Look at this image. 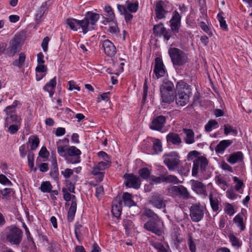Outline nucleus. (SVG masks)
Here are the masks:
<instances>
[{
    "instance_id": "nucleus-54",
    "label": "nucleus",
    "mask_w": 252,
    "mask_h": 252,
    "mask_svg": "<svg viewBox=\"0 0 252 252\" xmlns=\"http://www.w3.org/2000/svg\"><path fill=\"white\" fill-rule=\"evenodd\" d=\"M148 78H146L145 79V81L143 86V101H145L147 98L148 90Z\"/></svg>"
},
{
    "instance_id": "nucleus-25",
    "label": "nucleus",
    "mask_w": 252,
    "mask_h": 252,
    "mask_svg": "<svg viewBox=\"0 0 252 252\" xmlns=\"http://www.w3.org/2000/svg\"><path fill=\"white\" fill-rule=\"evenodd\" d=\"M57 81L56 78L55 77L51 79L49 82L47 83L43 87L45 91L48 92L49 93L50 96L52 97L55 92V88L56 86Z\"/></svg>"
},
{
    "instance_id": "nucleus-39",
    "label": "nucleus",
    "mask_w": 252,
    "mask_h": 252,
    "mask_svg": "<svg viewBox=\"0 0 252 252\" xmlns=\"http://www.w3.org/2000/svg\"><path fill=\"white\" fill-rule=\"evenodd\" d=\"M66 23L69 26L70 29L76 31L78 30V20L73 18H68L66 20Z\"/></svg>"
},
{
    "instance_id": "nucleus-49",
    "label": "nucleus",
    "mask_w": 252,
    "mask_h": 252,
    "mask_svg": "<svg viewBox=\"0 0 252 252\" xmlns=\"http://www.w3.org/2000/svg\"><path fill=\"white\" fill-rule=\"evenodd\" d=\"M21 124H15L10 125L8 128V131L12 134L16 133L20 128Z\"/></svg>"
},
{
    "instance_id": "nucleus-4",
    "label": "nucleus",
    "mask_w": 252,
    "mask_h": 252,
    "mask_svg": "<svg viewBox=\"0 0 252 252\" xmlns=\"http://www.w3.org/2000/svg\"><path fill=\"white\" fill-rule=\"evenodd\" d=\"M6 239L12 245L18 246L21 243L23 237L22 230L15 225H11L6 228Z\"/></svg>"
},
{
    "instance_id": "nucleus-59",
    "label": "nucleus",
    "mask_w": 252,
    "mask_h": 252,
    "mask_svg": "<svg viewBox=\"0 0 252 252\" xmlns=\"http://www.w3.org/2000/svg\"><path fill=\"white\" fill-rule=\"evenodd\" d=\"M236 190V185L234 187V189H228L227 192V196L228 197L231 199H234L235 198V191Z\"/></svg>"
},
{
    "instance_id": "nucleus-38",
    "label": "nucleus",
    "mask_w": 252,
    "mask_h": 252,
    "mask_svg": "<svg viewBox=\"0 0 252 252\" xmlns=\"http://www.w3.org/2000/svg\"><path fill=\"white\" fill-rule=\"evenodd\" d=\"M46 9L47 7L46 3H45L44 5L42 4L40 7L39 9L38 10L35 15V20L37 23H39L40 22L41 19L42 18Z\"/></svg>"
},
{
    "instance_id": "nucleus-14",
    "label": "nucleus",
    "mask_w": 252,
    "mask_h": 252,
    "mask_svg": "<svg viewBox=\"0 0 252 252\" xmlns=\"http://www.w3.org/2000/svg\"><path fill=\"white\" fill-rule=\"evenodd\" d=\"M111 161H100L95 165L92 171V173L94 175H98L100 181H102L103 178V173L101 171L109 168L111 165Z\"/></svg>"
},
{
    "instance_id": "nucleus-43",
    "label": "nucleus",
    "mask_w": 252,
    "mask_h": 252,
    "mask_svg": "<svg viewBox=\"0 0 252 252\" xmlns=\"http://www.w3.org/2000/svg\"><path fill=\"white\" fill-rule=\"evenodd\" d=\"M138 174L141 178L143 179H147L150 176L151 171L148 168L143 167L139 170Z\"/></svg>"
},
{
    "instance_id": "nucleus-5",
    "label": "nucleus",
    "mask_w": 252,
    "mask_h": 252,
    "mask_svg": "<svg viewBox=\"0 0 252 252\" xmlns=\"http://www.w3.org/2000/svg\"><path fill=\"white\" fill-rule=\"evenodd\" d=\"M172 4L168 1L158 0L155 8L156 18L158 20L164 19L167 14L171 10Z\"/></svg>"
},
{
    "instance_id": "nucleus-15",
    "label": "nucleus",
    "mask_w": 252,
    "mask_h": 252,
    "mask_svg": "<svg viewBox=\"0 0 252 252\" xmlns=\"http://www.w3.org/2000/svg\"><path fill=\"white\" fill-rule=\"evenodd\" d=\"M172 14V18L169 21L170 27L173 32L177 33L179 32V29L181 25V16L176 10L174 11Z\"/></svg>"
},
{
    "instance_id": "nucleus-41",
    "label": "nucleus",
    "mask_w": 252,
    "mask_h": 252,
    "mask_svg": "<svg viewBox=\"0 0 252 252\" xmlns=\"http://www.w3.org/2000/svg\"><path fill=\"white\" fill-rule=\"evenodd\" d=\"M105 11L107 12L108 17L106 18V21L109 22L112 21L115 18V14L110 5L105 6Z\"/></svg>"
},
{
    "instance_id": "nucleus-29",
    "label": "nucleus",
    "mask_w": 252,
    "mask_h": 252,
    "mask_svg": "<svg viewBox=\"0 0 252 252\" xmlns=\"http://www.w3.org/2000/svg\"><path fill=\"white\" fill-rule=\"evenodd\" d=\"M78 29L81 28L82 32L84 34L86 33L89 31H91L94 29L93 27L89 26L90 24L88 21L86 19L85 17L82 20H78Z\"/></svg>"
},
{
    "instance_id": "nucleus-63",
    "label": "nucleus",
    "mask_w": 252,
    "mask_h": 252,
    "mask_svg": "<svg viewBox=\"0 0 252 252\" xmlns=\"http://www.w3.org/2000/svg\"><path fill=\"white\" fill-rule=\"evenodd\" d=\"M244 187V185L242 180L237 178V192L240 193H243L242 188Z\"/></svg>"
},
{
    "instance_id": "nucleus-50",
    "label": "nucleus",
    "mask_w": 252,
    "mask_h": 252,
    "mask_svg": "<svg viewBox=\"0 0 252 252\" xmlns=\"http://www.w3.org/2000/svg\"><path fill=\"white\" fill-rule=\"evenodd\" d=\"M67 149H68V148L66 146L57 147L58 153L60 156L64 157L65 159L67 156Z\"/></svg>"
},
{
    "instance_id": "nucleus-11",
    "label": "nucleus",
    "mask_w": 252,
    "mask_h": 252,
    "mask_svg": "<svg viewBox=\"0 0 252 252\" xmlns=\"http://www.w3.org/2000/svg\"><path fill=\"white\" fill-rule=\"evenodd\" d=\"M149 203L158 209L164 208L166 207V201L158 193L154 192L149 199Z\"/></svg>"
},
{
    "instance_id": "nucleus-44",
    "label": "nucleus",
    "mask_w": 252,
    "mask_h": 252,
    "mask_svg": "<svg viewBox=\"0 0 252 252\" xmlns=\"http://www.w3.org/2000/svg\"><path fill=\"white\" fill-rule=\"evenodd\" d=\"M218 123L215 120H210L205 125V129L207 132H210L213 128L218 127Z\"/></svg>"
},
{
    "instance_id": "nucleus-27",
    "label": "nucleus",
    "mask_w": 252,
    "mask_h": 252,
    "mask_svg": "<svg viewBox=\"0 0 252 252\" xmlns=\"http://www.w3.org/2000/svg\"><path fill=\"white\" fill-rule=\"evenodd\" d=\"M86 19L90 23L91 26H94L99 19V15L93 11H88L85 15Z\"/></svg>"
},
{
    "instance_id": "nucleus-24",
    "label": "nucleus",
    "mask_w": 252,
    "mask_h": 252,
    "mask_svg": "<svg viewBox=\"0 0 252 252\" xmlns=\"http://www.w3.org/2000/svg\"><path fill=\"white\" fill-rule=\"evenodd\" d=\"M247 211L245 209H242L241 213L237 214V226L240 228L241 231H244L245 229V222L247 218L245 214Z\"/></svg>"
},
{
    "instance_id": "nucleus-19",
    "label": "nucleus",
    "mask_w": 252,
    "mask_h": 252,
    "mask_svg": "<svg viewBox=\"0 0 252 252\" xmlns=\"http://www.w3.org/2000/svg\"><path fill=\"white\" fill-rule=\"evenodd\" d=\"M122 209V200L120 196H116L115 200L113 202L112 206V213L114 217L119 218L121 216Z\"/></svg>"
},
{
    "instance_id": "nucleus-42",
    "label": "nucleus",
    "mask_w": 252,
    "mask_h": 252,
    "mask_svg": "<svg viewBox=\"0 0 252 252\" xmlns=\"http://www.w3.org/2000/svg\"><path fill=\"white\" fill-rule=\"evenodd\" d=\"M52 188L50 182L45 181L41 183L40 189L43 192H51Z\"/></svg>"
},
{
    "instance_id": "nucleus-34",
    "label": "nucleus",
    "mask_w": 252,
    "mask_h": 252,
    "mask_svg": "<svg viewBox=\"0 0 252 252\" xmlns=\"http://www.w3.org/2000/svg\"><path fill=\"white\" fill-rule=\"evenodd\" d=\"M209 200L210 202V205L213 211L217 212L219 209V202L218 198L216 197H214L212 193L209 194Z\"/></svg>"
},
{
    "instance_id": "nucleus-13",
    "label": "nucleus",
    "mask_w": 252,
    "mask_h": 252,
    "mask_svg": "<svg viewBox=\"0 0 252 252\" xmlns=\"http://www.w3.org/2000/svg\"><path fill=\"white\" fill-rule=\"evenodd\" d=\"M159 220H150L146 222L144 225V228L158 236L162 234L161 228L158 223Z\"/></svg>"
},
{
    "instance_id": "nucleus-31",
    "label": "nucleus",
    "mask_w": 252,
    "mask_h": 252,
    "mask_svg": "<svg viewBox=\"0 0 252 252\" xmlns=\"http://www.w3.org/2000/svg\"><path fill=\"white\" fill-rule=\"evenodd\" d=\"M122 199L126 206L130 207L136 205L135 202L132 199V195L128 192L124 193Z\"/></svg>"
},
{
    "instance_id": "nucleus-35",
    "label": "nucleus",
    "mask_w": 252,
    "mask_h": 252,
    "mask_svg": "<svg viewBox=\"0 0 252 252\" xmlns=\"http://www.w3.org/2000/svg\"><path fill=\"white\" fill-rule=\"evenodd\" d=\"M143 214L148 218L152 219V220H159V218L158 215L156 214L152 209L145 208L144 209Z\"/></svg>"
},
{
    "instance_id": "nucleus-3",
    "label": "nucleus",
    "mask_w": 252,
    "mask_h": 252,
    "mask_svg": "<svg viewBox=\"0 0 252 252\" xmlns=\"http://www.w3.org/2000/svg\"><path fill=\"white\" fill-rule=\"evenodd\" d=\"M168 54L174 66H182L189 61L188 55L178 48H170Z\"/></svg>"
},
{
    "instance_id": "nucleus-9",
    "label": "nucleus",
    "mask_w": 252,
    "mask_h": 252,
    "mask_svg": "<svg viewBox=\"0 0 252 252\" xmlns=\"http://www.w3.org/2000/svg\"><path fill=\"white\" fill-rule=\"evenodd\" d=\"M81 152L75 146H71L67 149L66 160L69 163H77L80 161Z\"/></svg>"
},
{
    "instance_id": "nucleus-33",
    "label": "nucleus",
    "mask_w": 252,
    "mask_h": 252,
    "mask_svg": "<svg viewBox=\"0 0 252 252\" xmlns=\"http://www.w3.org/2000/svg\"><path fill=\"white\" fill-rule=\"evenodd\" d=\"M153 148L155 154H158L162 150V143L159 139H153Z\"/></svg>"
},
{
    "instance_id": "nucleus-57",
    "label": "nucleus",
    "mask_w": 252,
    "mask_h": 252,
    "mask_svg": "<svg viewBox=\"0 0 252 252\" xmlns=\"http://www.w3.org/2000/svg\"><path fill=\"white\" fill-rule=\"evenodd\" d=\"M50 175L52 178L58 179L59 176L58 167H51Z\"/></svg>"
},
{
    "instance_id": "nucleus-51",
    "label": "nucleus",
    "mask_w": 252,
    "mask_h": 252,
    "mask_svg": "<svg viewBox=\"0 0 252 252\" xmlns=\"http://www.w3.org/2000/svg\"><path fill=\"white\" fill-rule=\"evenodd\" d=\"M199 26L201 28L202 30L208 33L210 36L213 35V33L211 31L209 27L205 24V22H200L199 23Z\"/></svg>"
},
{
    "instance_id": "nucleus-64",
    "label": "nucleus",
    "mask_w": 252,
    "mask_h": 252,
    "mask_svg": "<svg viewBox=\"0 0 252 252\" xmlns=\"http://www.w3.org/2000/svg\"><path fill=\"white\" fill-rule=\"evenodd\" d=\"M230 163L234 164L236 162V152L232 154L227 159Z\"/></svg>"
},
{
    "instance_id": "nucleus-8",
    "label": "nucleus",
    "mask_w": 252,
    "mask_h": 252,
    "mask_svg": "<svg viewBox=\"0 0 252 252\" xmlns=\"http://www.w3.org/2000/svg\"><path fill=\"white\" fill-rule=\"evenodd\" d=\"M204 210L199 204H194L189 208V216L192 221L197 222L204 217Z\"/></svg>"
},
{
    "instance_id": "nucleus-20",
    "label": "nucleus",
    "mask_w": 252,
    "mask_h": 252,
    "mask_svg": "<svg viewBox=\"0 0 252 252\" xmlns=\"http://www.w3.org/2000/svg\"><path fill=\"white\" fill-rule=\"evenodd\" d=\"M102 46L104 53L110 57H113L116 53V48L114 45L109 40L107 39L103 41Z\"/></svg>"
},
{
    "instance_id": "nucleus-58",
    "label": "nucleus",
    "mask_w": 252,
    "mask_h": 252,
    "mask_svg": "<svg viewBox=\"0 0 252 252\" xmlns=\"http://www.w3.org/2000/svg\"><path fill=\"white\" fill-rule=\"evenodd\" d=\"M50 40L49 37L46 36L44 38L42 42L41 43V47L44 52H46L48 50V45Z\"/></svg>"
},
{
    "instance_id": "nucleus-1",
    "label": "nucleus",
    "mask_w": 252,
    "mask_h": 252,
    "mask_svg": "<svg viewBox=\"0 0 252 252\" xmlns=\"http://www.w3.org/2000/svg\"><path fill=\"white\" fill-rule=\"evenodd\" d=\"M200 153L197 151H192L189 153L187 156V159L191 160L192 159V157L196 158L193 161V167L192 168L191 174L192 176H196L199 167L201 172L206 171V168L208 165L209 162L206 157L204 156L198 157Z\"/></svg>"
},
{
    "instance_id": "nucleus-10",
    "label": "nucleus",
    "mask_w": 252,
    "mask_h": 252,
    "mask_svg": "<svg viewBox=\"0 0 252 252\" xmlns=\"http://www.w3.org/2000/svg\"><path fill=\"white\" fill-rule=\"evenodd\" d=\"M125 179V185L127 187L138 189L141 186L140 178L133 174H125L124 176Z\"/></svg>"
},
{
    "instance_id": "nucleus-21",
    "label": "nucleus",
    "mask_w": 252,
    "mask_h": 252,
    "mask_svg": "<svg viewBox=\"0 0 252 252\" xmlns=\"http://www.w3.org/2000/svg\"><path fill=\"white\" fill-rule=\"evenodd\" d=\"M21 39L19 36H15L10 42V52L14 56L21 47Z\"/></svg>"
},
{
    "instance_id": "nucleus-52",
    "label": "nucleus",
    "mask_w": 252,
    "mask_h": 252,
    "mask_svg": "<svg viewBox=\"0 0 252 252\" xmlns=\"http://www.w3.org/2000/svg\"><path fill=\"white\" fill-rule=\"evenodd\" d=\"M152 246L158 250V252H167L163 245L160 243H155L152 244Z\"/></svg>"
},
{
    "instance_id": "nucleus-36",
    "label": "nucleus",
    "mask_w": 252,
    "mask_h": 252,
    "mask_svg": "<svg viewBox=\"0 0 252 252\" xmlns=\"http://www.w3.org/2000/svg\"><path fill=\"white\" fill-rule=\"evenodd\" d=\"M165 28L164 27L162 23H160L156 25L153 28V32L155 35L162 36V33L165 31Z\"/></svg>"
},
{
    "instance_id": "nucleus-56",
    "label": "nucleus",
    "mask_w": 252,
    "mask_h": 252,
    "mask_svg": "<svg viewBox=\"0 0 252 252\" xmlns=\"http://www.w3.org/2000/svg\"><path fill=\"white\" fill-rule=\"evenodd\" d=\"M73 173V170L69 168H66L64 171H61V174L63 175L65 179H68Z\"/></svg>"
},
{
    "instance_id": "nucleus-6",
    "label": "nucleus",
    "mask_w": 252,
    "mask_h": 252,
    "mask_svg": "<svg viewBox=\"0 0 252 252\" xmlns=\"http://www.w3.org/2000/svg\"><path fill=\"white\" fill-rule=\"evenodd\" d=\"M167 190L169 195L172 197L179 196L186 200L192 198L187 189L182 185L171 186Z\"/></svg>"
},
{
    "instance_id": "nucleus-18",
    "label": "nucleus",
    "mask_w": 252,
    "mask_h": 252,
    "mask_svg": "<svg viewBox=\"0 0 252 252\" xmlns=\"http://www.w3.org/2000/svg\"><path fill=\"white\" fill-rule=\"evenodd\" d=\"M176 93L190 95L191 89L190 85L183 80L177 82L175 89Z\"/></svg>"
},
{
    "instance_id": "nucleus-17",
    "label": "nucleus",
    "mask_w": 252,
    "mask_h": 252,
    "mask_svg": "<svg viewBox=\"0 0 252 252\" xmlns=\"http://www.w3.org/2000/svg\"><path fill=\"white\" fill-rule=\"evenodd\" d=\"M190 183L192 189L196 193L203 195L205 197L207 196L206 186L202 182L197 180H191Z\"/></svg>"
},
{
    "instance_id": "nucleus-30",
    "label": "nucleus",
    "mask_w": 252,
    "mask_h": 252,
    "mask_svg": "<svg viewBox=\"0 0 252 252\" xmlns=\"http://www.w3.org/2000/svg\"><path fill=\"white\" fill-rule=\"evenodd\" d=\"M183 132L186 134L185 141L187 144H191L194 142V133L191 129L183 128Z\"/></svg>"
},
{
    "instance_id": "nucleus-55",
    "label": "nucleus",
    "mask_w": 252,
    "mask_h": 252,
    "mask_svg": "<svg viewBox=\"0 0 252 252\" xmlns=\"http://www.w3.org/2000/svg\"><path fill=\"white\" fill-rule=\"evenodd\" d=\"M49 155V152L45 147H42L39 152V156L42 158H47Z\"/></svg>"
},
{
    "instance_id": "nucleus-60",
    "label": "nucleus",
    "mask_w": 252,
    "mask_h": 252,
    "mask_svg": "<svg viewBox=\"0 0 252 252\" xmlns=\"http://www.w3.org/2000/svg\"><path fill=\"white\" fill-rule=\"evenodd\" d=\"M98 156L101 158L106 161H111L108 155L104 152L101 151L98 153Z\"/></svg>"
},
{
    "instance_id": "nucleus-12",
    "label": "nucleus",
    "mask_w": 252,
    "mask_h": 252,
    "mask_svg": "<svg viewBox=\"0 0 252 252\" xmlns=\"http://www.w3.org/2000/svg\"><path fill=\"white\" fill-rule=\"evenodd\" d=\"M166 118L162 115L158 116L153 119L149 126L150 128L159 131H161L164 126Z\"/></svg>"
},
{
    "instance_id": "nucleus-7",
    "label": "nucleus",
    "mask_w": 252,
    "mask_h": 252,
    "mask_svg": "<svg viewBox=\"0 0 252 252\" xmlns=\"http://www.w3.org/2000/svg\"><path fill=\"white\" fill-rule=\"evenodd\" d=\"M163 158L164 163L169 170H174L179 164L180 157L176 152H172L165 155Z\"/></svg>"
},
{
    "instance_id": "nucleus-62",
    "label": "nucleus",
    "mask_w": 252,
    "mask_h": 252,
    "mask_svg": "<svg viewBox=\"0 0 252 252\" xmlns=\"http://www.w3.org/2000/svg\"><path fill=\"white\" fill-rule=\"evenodd\" d=\"M63 192V199L66 201H69L71 199V195L69 192H67V189L63 188L62 190Z\"/></svg>"
},
{
    "instance_id": "nucleus-46",
    "label": "nucleus",
    "mask_w": 252,
    "mask_h": 252,
    "mask_svg": "<svg viewBox=\"0 0 252 252\" xmlns=\"http://www.w3.org/2000/svg\"><path fill=\"white\" fill-rule=\"evenodd\" d=\"M178 183L179 179L175 176L170 175L166 176H163V182Z\"/></svg>"
},
{
    "instance_id": "nucleus-61",
    "label": "nucleus",
    "mask_w": 252,
    "mask_h": 252,
    "mask_svg": "<svg viewBox=\"0 0 252 252\" xmlns=\"http://www.w3.org/2000/svg\"><path fill=\"white\" fill-rule=\"evenodd\" d=\"M47 70V67L43 64H38L35 68L36 72H44Z\"/></svg>"
},
{
    "instance_id": "nucleus-22",
    "label": "nucleus",
    "mask_w": 252,
    "mask_h": 252,
    "mask_svg": "<svg viewBox=\"0 0 252 252\" xmlns=\"http://www.w3.org/2000/svg\"><path fill=\"white\" fill-rule=\"evenodd\" d=\"M167 143L173 145H179L182 143V139L178 133L170 132L166 136Z\"/></svg>"
},
{
    "instance_id": "nucleus-53",
    "label": "nucleus",
    "mask_w": 252,
    "mask_h": 252,
    "mask_svg": "<svg viewBox=\"0 0 252 252\" xmlns=\"http://www.w3.org/2000/svg\"><path fill=\"white\" fill-rule=\"evenodd\" d=\"M224 210L225 211V213H227L228 215H229L230 216L233 215L234 213H235L233 206L229 203L226 204V205L225 207Z\"/></svg>"
},
{
    "instance_id": "nucleus-32",
    "label": "nucleus",
    "mask_w": 252,
    "mask_h": 252,
    "mask_svg": "<svg viewBox=\"0 0 252 252\" xmlns=\"http://www.w3.org/2000/svg\"><path fill=\"white\" fill-rule=\"evenodd\" d=\"M77 209V203L71 202L70 207L67 213V220L68 221L71 222L74 218Z\"/></svg>"
},
{
    "instance_id": "nucleus-28",
    "label": "nucleus",
    "mask_w": 252,
    "mask_h": 252,
    "mask_svg": "<svg viewBox=\"0 0 252 252\" xmlns=\"http://www.w3.org/2000/svg\"><path fill=\"white\" fill-rule=\"evenodd\" d=\"M7 117L5 119V126H7L11 122H15V124H21V119L18 118L17 115L12 112H9L6 114Z\"/></svg>"
},
{
    "instance_id": "nucleus-26",
    "label": "nucleus",
    "mask_w": 252,
    "mask_h": 252,
    "mask_svg": "<svg viewBox=\"0 0 252 252\" xmlns=\"http://www.w3.org/2000/svg\"><path fill=\"white\" fill-rule=\"evenodd\" d=\"M190 95L176 93V102L178 105L184 106L189 101Z\"/></svg>"
},
{
    "instance_id": "nucleus-37",
    "label": "nucleus",
    "mask_w": 252,
    "mask_h": 252,
    "mask_svg": "<svg viewBox=\"0 0 252 252\" xmlns=\"http://www.w3.org/2000/svg\"><path fill=\"white\" fill-rule=\"evenodd\" d=\"M26 59V55L24 53L21 52L19 54V57L18 60H15L12 64L15 66H17L19 68L22 67L23 64H24L25 61Z\"/></svg>"
},
{
    "instance_id": "nucleus-16",
    "label": "nucleus",
    "mask_w": 252,
    "mask_h": 252,
    "mask_svg": "<svg viewBox=\"0 0 252 252\" xmlns=\"http://www.w3.org/2000/svg\"><path fill=\"white\" fill-rule=\"evenodd\" d=\"M154 72L157 79L163 76L165 73V67L162 59L159 57L155 59Z\"/></svg>"
},
{
    "instance_id": "nucleus-45",
    "label": "nucleus",
    "mask_w": 252,
    "mask_h": 252,
    "mask_svg": "<svg viewBox=\"0 0 252 252\" xmlns=\"http://www.w3.org/2000/svg\"><path fill=\"white\" fill-rule=\"evenodd\" d=\"M127 9L130 12H136L138 9V3L137 2H130L128 1L126 2Z\"/></svg>"
},
{
    "instance_id": "nucleus-23",
    "label": "nucleus",
    "mask_w": 252,
    "mask_h": 252,
    "mask_svg": "<svg viewBox=\"0 0 252 252\" xmlns=\"http://www.w3.org/2000/svg\"><path fill=\"white\" fill-rule=\"evenodd\" d=\"M230 140H223L219 142L215 148V151L217 154L222 153L232 143Z\"/></svg>"
},
{
    "instance_id": "nucleus-47",
    "label": "nucleus",
    "mask_w": 252,
    "mask_h": 252,
    "mask_svg": "<svg viewBox=\"0 0 252 252\" xmlns=\"http://www.w3.org/2000/svg\"><path fill=\"white\" fill-rule=\"evenodd\" d=\"M223 13H219L217 15L218 20L220 22L221 28L224 30H227V25L224 18L222 16Z\"/></svg>"
},
{
    "instance_id": "nucleus-40",
    "label": "nucleus",
    "mask_w": 252,
    "mask_h": 252,
    "mask_svg": "<svg viewBox=\"0 0 252 252\" xmlns=\"http://www.w3.org/2000/svg\"><path fill=\"white\" fill-rule=\"evenodd\" d=\"M29 142L31 144V150H35L39 144V139L37 136L30 137Z\"/></svg>"
},
{
    "instance_id": "nucleus-48",
    "label": "nucleus",
    "mask_w": 252,
    "mask_h": 252,
    "mask_svg": "<svg viewBox=\"0 0 252 252\" xmlns=\"http://www.w3.org/2000/svg\"><path fill=\"white\" fill-rule=\"evenodd\" d=\"M243 155L241 152H237V163L239 165H237V167H239L241 169H243L245 164L243 162Z\"/></svg>"
},
{
    "instance_id": "nucleus-2",
    "label": "nucleus",
    "mask_w": 252,
    "mask_h": 252,
    "mask_svg": "<svg viewBox=\"0 0 252 252\" xmlns=\"http://www.w3.org/2000/svg\"><path fill=\"white\" fill-rule=\"evenodd\" d=\"M174 85L167 79H164L160 86V93L162 102L170 104L174 101Z\"/></svg>"
}]
</instances>
